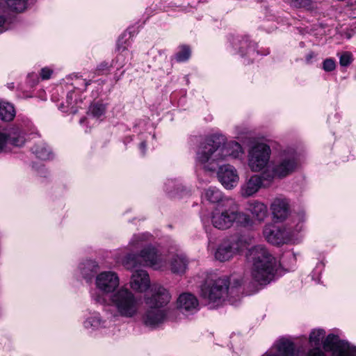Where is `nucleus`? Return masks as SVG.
Instances as JSON below:
<instances>
[{"instance_id": "1", "label": "nucleus", "mask_w": 356, "mask_h": 356, "mask_svg": "<svg viewBox=\"0 0 356 356\" xmlns=\"http://www.w3.org/2000/svg\"><path fill=\"white\" fill-rule=\"evenodd\" d=\"M243 154V148L238 142L226 141L224 136L213 134L200 144L196 152V163L206 171L213 172L220 161L237 159Z\"/></svg>"}, {"instance_id": "2", "label": "nucleus", "mask_w": 356, "mask_h": 356, "mask_svg": "<svg viewBox=\"0 0 356 356\" xmlns=\"http://www.w3.org/2000/svg\"><path fill=\"white\" fill-rule=\"evenodd\" d=\"M150 295L145 296V302L149 308L141 316L143 325L152 329L156 328L163 323L170 313V310L164 309L170 300L169 292L159 284H153L150 288Z\"/></svg>"}, {"instance_id": "3", "label": "nucleus", "mask_w": 356, "mask_h": 356, "mask_svg": "<svg viewBox=\"0 0 356 356\" xmlns=\"http://www.w3.org/2000/svg\"><path fill=\"white\" fill-rule=\"evenodd\" d=\"M246 258L252 264L251 274L255 282L267 284L274 279L277 268V260L264 246L259 245L251 248Z\"/></svg>"}, {"instance_id": "4", "label": "nucleus", "mask_w": 356, "mask_h": 356, "mask_svg": "<svg viewBox=\"0 0 356 356\" xmlns=\"http://www.w3.org/2000/svg\"><path fill=\"white\" fill-rule=\"evenodd\" d=\"M230 280L228 277L218 278L208 277L200 286L201 297L211 303L219 304L229 295H232L235 289L241 286L240 280H235L234 286L229 288Z\"/></svg>"}, {"instance_id": "5", "label": "nucleus", "mask_w": 356, "mask_h": 356, "mask_svg": "<svg viewBox=\"0 0 356 356\" xmlns=\"http://www.w3.org/2000/svg\"><path fill=\"white\" fill-rule=\"evenodd\" d=\"M298 167L296 152L292 148L282 150L263 172V177L268 182L275 177L284 178L293 172Z\"/></svg>"}, {"instance_id": "6", "label": "nucleus", "mask_w": 356, "mask_h": 356, "mask_svg": "<svg viewBox=\"0 0 356 356\" xmlns=\"http://www.w3.org/2000/svg\"><path fill=\"white\" fill-rule=\"evenodd\" d=\"M108 305L115 315L123 318H133L139 312L140 299L129 289L122 286L111 294Z\"/></svg>"}, {"instance_id": "7", "label": "nucleus", "mask_w": 356, "mask_h": 356, "mask_svg": "<svg viewBox=\"0 0 356 356\" xmlns=\"http://www.w3.org/2000/svg\"><path fill=\"white\" fill-rule=\"evenodd\" d=\"M297 221L294 227H280L273 225H267L264 227L263 233L266 241L275 245L287 243L292 240L296 233L300 232L303 228V222L305 220V213L301 211L295 216Z\"/></svg>"}, {"instance_id": "8", "label": "nucleus", "mask_w": 356, "mask_h": 356, "mask_svg": "<svg viewBox=\"0 0 356 356\" xmlns=\"http://www.w3.org/2000/svg\"><path fill=\"white\" fill-rule=\"evenodd\" d=\"M251 238L245 235H234L224 240L215 252V258L220 261L229 260L250 243Z\"/></svg>"}, {"instance_id": "9", "label": "nucleus", "mask_w": 356, "mask_h": 356, "mask_svg": "<svg viewBox=\"0 0 356 356\" xmlns=\"http://www.w3.org/2000/svg\"><path fill=\"white\" fill-rule=\"evenodd\" d=\"M234 200L225 199L211 212V222L218 229H226L234 225Z\"/></svg>"}, {"instance_id": "10", "label": "nucleus", "mask_w": 356, "mask_h": 356, "mask_svg": "<svg viewBox=\"0 0 356 356\" xmlns=\"http://www.w3.org/2000/svg\"><path fill=\"white\" fill-rule=\"evenodd\" d=\"M270 148L264 143L253 146L248 152V164L252 172H260L269 162Z\"/></svg>"}, {"instance_id": "11", "label": "nucleus", "mask_w": 356, "mask_h": 356, "mask_svg": "<svg viewBox=\"0 0 356 356\" xmlns=\"http://www.w3.org/2000/svg\"><path fill=\"white\" fill-rule=\"evenodd\" d=\"M323 346L326 351L332 352V356H356V346L339 339L334 334H330L325 337Z\"/></svg>"}, {"instance_id": "12", "label": "nucleus", "mask_w": 356, "mask_h": 356, "mask_svg": "<svg viewBox=\"0 0 356 356\" xmlns=\"http://www.w3.org/2000/svg\"><path fill=\"white\" fill-rule=\"evenodd\" d=\"M232 45L234 49L238 50V53L241 57L246 56L248 58V64L252 62L259 54V51L257 49V44L250 41L246 36H237L234 38L232 41Z\"/></svg>"}, {"instance_id": "13", "label": "nucleus", "mask_w": 356, "mask_h": 356, "mask_svg": "<svg viewBox=\"0 0 356 356\" xmlns=\"http://www.w3.org/2000/svg\"><path fill=\"white\" fill-rule=\"evenodd\" d=\"M120 280L118 275L112 271H104L96 277L95 284L97 288L105 293H113L118 287Z\"/></svg>"}, {"instance_id": "14", "label": "nucleus", "mask_w": 356, "mask_h": 356, "mask_svg": "<svg viewBox=\"0 0 356 356\" xmlns=\"http://www.w3.org/2000/svg\"><path fill=\"white\" fill-rule=\"evenodd\" d=\"M140 254L143 266H150L154 269H160L163 266L164 261L161 254L152 245L143 248Z\"/></svg>"}, {"instance_id": "15", "label": "nucleus", "mask_w": 356, "mask_h": 356, "mask_svg": "<svg viewBox=\"0 0 356 356\" xmlns=\"http://www.w3.org/2000/svg\"><path fill=\"white\" fill-rule=\"evenodd\" d=\"M218 178L222 185L227 189H232L238 182V175L236 168L231 165H223L218 171Z\"/></svg>"}, {"instance_id": "16", "label": "nucleus", "mask_w": 356, "mask_h": 356, "mask_svg": "<svg viewBox=\"0 0 356 356\" xmlns=\"http://www.w3.org/2000/svg\"><path fill=\"white\" fill-rule=\"evenodd\" d=\"M25 142L24 134L18 127H10L3 132L0 131V152L7 143L20 147Z\"/></svg>"}, {"instance_id": "17", "label": "nucleus", "mask_w": 356, "mask_h": 356, "mask_svg": "<svg viewBox=\"0 0 356 356\" xmlns=\"http://www.w3.org/2000/svg\"><path fill=\"white\" fill-rule=\"evenodd\" d=\"M261 356H295L294 343L288 339L281 338Z\"/></svg>"}, {"instance_id": "18", "label": "nucleus", "mask_w": 356, "mask_h": 356, "mask_svg": "<svg viewBox=\"0 0 356 356\" xmlns=\"http://www.w3.org/2000/svg\"><path fill=\"white\" fill-rule=\"evenodd\" d=\"M264 181H267L261 175H254L246 179L245 182L241 186V194L243 197H248L254 195L259 190L265 186Z\"/></svg>"}, {"instance_id": "19", "label": "nucleus", "mask_w": 356, "mask_h": 356, "mask_svg": "<svg viewBox=\"0 0 356 356\" xmlns=\"http://www.w3.org/2000/svg\"><path fill=\"white\" fill-rule=\"evenodd\" d=\"M130 286L136 291H146L150 286L148 273L144 270H135L131 275Z\"/></svg>"}, {"instance_id": "20", "label": "nucleus", "mask_w": 356, "mask_h": 356, "mask_svg": "<svg viewBox=\"0 0 356 356\" xmlns=\"http://www.w3.org/2000/svg\"><path fill=\"white\" fill-rule=\"evenodd\" d=\"M270 209L273 218L282 221L289 215V201L284 197H277L271 203Z\"/></svg>"}, {"instance_id": "21", "label": "nucleus", "mask_w": 356, "mask_h": 356, "mask_svg": "<svg viewBox=\"0 0 356 356\" xmlns=\"http://www.w3.org/2000/svg\"><path fill=\"white\" fill-rule=\"evenodd\" d=\"M177 305L182 313L193 314L198 310L199 302L197 298L189 293H182L177 300Z\"/></svg>"}, {"instance_id": "22", "label": "nucleus", "mask_w": 356, "mask_h": 356, "mask_svg": "<svg viewBox=\"0 0 356 356\" xmlns=\"http://www.w3.org/2000/svg\"><path fill=\"white\" fill-rule=\"evenodd\" d=\"M245 209L259 222L263 221L267 216L266 205L258 200L248 201Z\"/></svg>"}, {"instance_id": "23", "label": "nucleus", "mask_w": 356, "mask_h": 356, "mask_svg": "<svg viewBox=\"0 0 356 356\" xmlns=\"http://www.w3.org/2000/svg\"><path fill=\"white\" fill-rule=\"evenodd\" d=\"M28 0H0V11L21 13L27 7Z\"/></svg>"}, {"instance_id": "24", "label": "nucleus", "mask_w": 356, "mask_h": 356, "mask_svg": "<svg viewBox=\"0 0 356 356\" xmlns=\"http://www.w3.org/2000/svg\"><path fill=\"white\" fill-rule=\"evenodd\" d=\"M165 190L172 197H182L184 195L189 194L187 190L181 183L174 179H168L165 184Z\"/></svg>"}, {"instance_id": "25", "label": "nucleus", "mask_w": 356, "mask_h": 356, "mask_svg": "<svg viewBox=\"0 0 356 356\" xmlns=\"http://www.w3.org/2000/svg\"><path fill=\"white\" fill-rule=\"evenodd\" d=\"M99 266L96 261L87 260L82 262L79 266V270L83 279L87 282H90L97 274Z\"/></svg>"}, {"instance_id": "26", "label": "nucleus", "mask_w": 356, "mask_h": 356, "mask_svg": "<svg viewBox=\"0 0 356 356\" xmlns=\"http://www.w3.org/2000/svg\"><path fill=\"white\" fill-rule=\"evenodd\" d=\"M188 260L186 256L183 254L175 255L171 260V270L175 273H183L186 270Z\"/></svg>"}, {"instance_id": "27", "label": "nucleus", "mask_w": 356, "mask_h": 356, "mask_svg": "<svg viewBox=\"0 0 356 356\" xmlns=\"http://www.w3.org/2000/svg\"><path fill=\"white\" fill-rule=\"evenodd\" d=\"M234 216V223L236 222L238 226L248 227L252 225V220L248 214L239 211L238 206L235 201Z\"/></svg>"}, {"instance_id": "28", "label": "nucleus", "mask_w": 356, "mask_h": 356, "mask_svg": "<svg viewBox=\"0 0 356 356\" xmlns=\"http://www.w3.org/2000/svg\"><path fill=\"white\" fill-rule=\"evenodd\" d=\"M105 325L106 321L102 320L99 313L95 312L91 313L90 316L83 322L85 328L92 330L105 327Z\"/></svg>"}, {"instance_id": "29", "label": "nucleus", "mask_w": 356, "mask_h": 356, "mask_svg": "<svg viewBox=\"0 0 356 356\" xmlns=\"http://www.w3.org/2000/svg\"><path fill=\"white\" fill-rule=\"evenodd\" d=\"M32 152L42 160H47L51 158V152L48 145L44 143L35 144L31 147Z\"/></svg>"}, {"instance_id": "30", "label": "nucleus", "mask_w": 356, "mask_h": 356, "mask_svg": "<svg viewBox=\"0 0 356 356\" xmlns=\"http://www.w3.org/2000/svg\"><path fill=\"white\" fill-rule=\"evenodd\" d=\"M15 116V110L14 106L8 102L0 103V118L1 120L10 122Z\"/></svg>"}, {"instance_id": "31", "label": "nucleus", "mask_w": 356, "mask_h": 356, "mask_svg": "<svg viewBox=\"0 0 356 356\" xmlns=\"http://www.w3.org/2000/svg\"><path fill=\"white\" fill-rule=\"evenodd\" d=\"M122 265L127 269H133L136 268L138 265H143L140 254L128 253L122 259Z\"/></svg>"}, {"instance_id": "32", "label": "nucleus", "mask_w": 356, "mask_h": 356, "mask_svg": "<svg viewBox=\"0 0 356 356\" xmlns=\"http://www.w3.org/2000/svg\"><path fill=\"white\" fill-rule=\"evenodd\" d=\"M204 198L211 203L222 202V194L216 187L210 186L204 194Z\"/></svg>"}, {"instance_id": "33", "label": "nucleus", "mask_w": 356, "mask_h": 356, "mask_svg": "<svg viewBox=\"0 0 356 356\" xmlns=\"http://www.w3.org/2000/svg\"><path fill=\"white\" fill-rule=\"evenodd\" d=\"M152 236L148 233H143L134 234L129 243V247L131 250L138 249L142 246L143 242L149 240Z\"/></svg>"}, {"instance_id": "34", "label": "nucleus", "mask_w": 356, "mask_h": 356, "mask_svg": "<svg viewBox=\"0 0 356 356\" xmlns=\"http://www.w3.org/2000/svg\"><path fill=\"white\" fill-rule=\"evenodd\" d=\"M123 58L122 54H119L116 56L115 60H113L111 63L103 61L100 63L96 68V72L97 75L103 74L106 72H108L111 70L112 67L115 66V63L118 62L120 59Z\"/></svg>"}, {"instance_id": "35", "label": "nucleus", "mask_w": 356, "mask_h": 356, "mask_svg": "<svg viewBox=\"0 0 356 356\" xmlns=\"http://www.w3.org/2000/svg\"><path fill=\"white\" fill-rule=\"evenodd\" d=\"M325 331L323 329L313 330L309 334V343L316 347H320L321 342L325 338Z\"/></svg>"}, {"instance_id": "36", "label": "nucleus", "mask_w": 356, "mask_h": 356, "mask_svg": "<svg viewBox=\"0 0 356 356\" xmlns=\"http://www.w3.org/2000/svg\"><path fill=\"white\" fill-rule=\"evenodd\" d=\"M191 49L188 46L182 45L179 47V50L175 55V58L177 62H184L188 60L191 56Z\"/></svg>"}, {"instance_id": "37", "label": "nucleus", "mask_w": 356, "mask_h": 356, "mask_svg": "<svg viewBox=\"0 0 356 356\" xmlns=\"http://www.w3.org/2000/svg\"><path fill=\"white\" fill-rule=\"evenodd\" d=\"M105 111V105L100 103H95L90 106L89 109V114L94 118H99L104 115Z\"/></svg>"}, {"instance_id": "38", "label": "nucleus", "mask_w": 356, "mask_h": 356, "mask_svg": "<svg viewBox=\"0 0 356 356\" xmlns=\"http://www.w3.org/2000/svg\"><path fill=\"white\" fill-rule=\"evenodd\" d=\"M339 56V63L342 67H347L350 65L353 61V56L350 51H343L341 54H338Z\"/></svg>"}, {"instance_id": "39", "label": "nucleus", "mask_w": 356, "mask_h": 356, "mask_svg": "<svg viewBox=\"0 0 356 356\" xmlns=\"http://www.w3.org/2000/svg\"><path fill=\"white\" fill-rule=\"evenodd\" d=\"M148 56L152 58V59L155 61L158 62H162L166 58V55L165 54L164 51L157 49H152L149 51Z\"/></svg>"}, {"instance_id": "40", "label": "nucleus", "mask_w": 356, "mask_h": 356, "mask_svg": "<svg viewBox=\"0 0 356 356\" xmlns=\"http://www.w3.org/2000/svg\"><path fill=\"white\" fill-rule=\"evenodd\" d=\"M336 68V63L333 58H329L323 62V69L325 72H332Z\"/></svg>"}, {"instance_id": "41", "label": "nucleus", "mask_w": 356, "mask_h": 356, "mask_svg": "<svg viewBox=\"0 0 356 356\" xmlns=\"http://www.w3.org/2000/svg\"><path fill=\"white\" fill-rule=\"evenodd\" d=\"M10 28V22L5 15L0 14V33L7 31Z\"/></svg>"}, {"instance_id": "42", "label": "nucleus", "mask_w": 356, "mask_h": 356, "mask_svg": "<svg viewBox=\"0 0 356 356\" xmlns=\"http://www.w3.org/2000/svg\"><path fill=\"white\" fill-rule=\"evenodd\" d=\"M305 356H325V355L320 347L315 346L314 348L310 349Z\"/></svg>"}, {"instance_id": "43", "label": "nucleus", "mask_w": 356, "mask_h": 356, "mask_svg": "<svg viewBox=\"0 0 356 356\" xmlns=\"http://www.w3.org/2000/svg\"><path fill=\"white\" fill-rule=\"evenodd\" d=\"M76 97L75 90L69 92L67 95L66 100L68 105H73L77 104V99Z\"/></svg>"}, {"instance_id": "44", "label": "nucleus", "mask_w": 356, "mask_h": 356, "mask_svg": "<svg viewBox=\"0 0 356 356\" xmlns=\"http://www.w3.org/2000/svg\"><path fill=\"white\" fill-rule=\"evenodd\" d=\"M52 74V70L47 68L44 67L41 70L40 76L43 80L49 79Z\"/></svg>"}, {"instance_id": "45", "label": "nucleus", "mask_w": 356, "mask_h": 356, "mask_svg": "<svg viewBox=\"0 0 356 356\" xmlns=\"http://www.w3.org/2000/svg\"><path fill=\"white\" fill-rule=\"evenodd\" d=\"M316 54L314 51L309 52L305 56V62L307 64H311L312 60L316 58Z\"/></svg>"}, {"instance_id": "46", "label": "nucleus", "mask_w": 356, "mask_h": 356, "mask_svg": "<svg viewBox=\"0 0 356 356\" xmlns=\"http://www.w3.org/2000/svg\"><path fill=\"white\" fill-rule=\"evenodd\" d=\"M92 298L96 302L99 303V304H104L106 302V300L102 295H99V294H97L95 296L93 295Z\"/></svg>"}, {"instance_id": "47", "label": "nucleus", "mask_w": 356, "mask_h": 356, "mask_svg": "<svg viewBox=\"0 0 356 356\" xmlns=\"http://www.w3.org/2000/svg\"><path fill=\"white\" fill-rule=\"evenodd\" d=\"M90 83H91V80L87 81L86 79H83L82 80L83 88H79V89L81 91H85L87 88V86H89Z\"/></svg>"}, {"instance_id": "48", "label": "nucleus", "mask_w": 356, "mask_h": 356, "mask_svg": "<svg viewBox=\"0 0 356 356\" xmlns=\"http://www.w3.org/2000/svg\"><path fill=\"white\" fill-rule=\"evenodd\" d=\"M124 38V36H122L121 38H120L118 40V43H117V47H118V50H122L124 51L125 49H126V47L125 46H123L121 43H122V41Z\"/></svg>"}, {"instance_id": "49", "label": "nucleus", "mask_w": 356, "mask_h": 356, "mask_svg": "<svg viewBox=\"0 0 356 356\" xmlns=\"http://www.w3.org/2000/svg\"><path fill=\"white\" fill-rule=\"evenodd\" d=\"M146 147H147V145H146V142L145 141H143V142H141L140 143L139 148H140L143 155H144L145 154Z\"/></svg>"}, {"instance_id": "50", "label": "nucleus", "mask_w": 356, "mask_h": 356, "mask_svg": "<svg viewBox=\"0 0 356 356\" xmlns=\"http://www.w3.org/2000/svg\"><path fill=\"white\" fill-rule=\"evenodd\" d=\"M8 88L10 89H13L14 88V83H10L8 85Z\"/></svg>"}, {"instance_id": "51", "label": "nucleus", "mask_w": 356, "mask_h": 356, "mask_svg": "<svg viewBox=\"0 0 356 356\" xmlns=\"http://www.w3.org/2000/svg\"><path fill=\"white\" fill-rule=\"evenodd\" d=\"M122 65H123L122 64H120L119 65L117 66V68L119 69V68L122 67Z\"/></svg>"}, {"instance_id": "52", "label": "nucleus", "mask_w": 356, "mask_h": 356, "mask_svg": "<svg viewBox=\"0 0 356 356\" xmlns=\"http://www.w3.org/2000/svg\"><path fill=\"white\" fill-rule=\"evenodd\" d=\"M83 119H81V120H80V122H81V123H82V122H83Z\"/></svg>"}]
</instances>
